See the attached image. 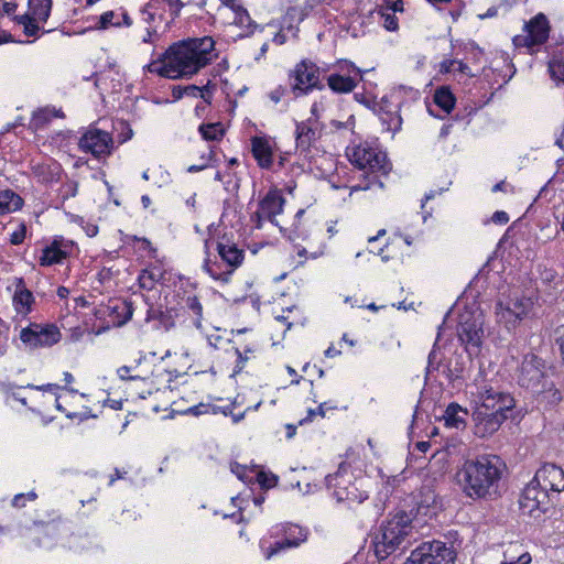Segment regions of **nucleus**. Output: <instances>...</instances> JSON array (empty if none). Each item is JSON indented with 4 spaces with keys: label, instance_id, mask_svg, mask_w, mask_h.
Returning a JSON list of instances; mask_svg holds the SVG:
<instances>
[{
    "label": "nucleus",
    "instance_id": "obj_1",
    "mask_svg": "<svg viewBox=\"0 0 564 564\" xmlns=\"http://www.w3.org/2000/svg\"><path fill=\"white\" fill-rule=\"evenodd\" d=\"M477 399L473 421L474 433L480 438L496 433L506 420L523 416L522 410L517 409L516 400L510 393L484 386L478 388Z\"/></svg>",
    "mask_w": 564,
    "mask_h": 564
},
{
    "label": "nucleus",
    "instance_id": "obj_2",
    "mask_svg": "<svg viewBox=\"0 0 564 564\" xmlns=\"http://www.w3.org/2000/svg\"><path fill=\"white\" fill-rule=\"evenodd\" d=\"M564 490V470L553 464L545 463L535 473L533 480L523 489L519 499V508L523 516L532 518L536 523L545 520L552 509L549 492L558 494Z\"/></svg>",
    "mask_w": 564,
    "mask_h": 564
},
{
    "label": "nucleus",
    "instance_id": "obj_3",
    "mask_svg": "<svg viewBox=\"0 0 564 564\" xmlns=\"http://www.w3.org/2000/svg\"><path fill=\"white\" fill-rule=\"evenodd\" d=\"M503 466L496 455L467 459L456 474L457 482L467 497L487 499L497 494Z\"/></svg>",
    "mask_w": 564,
    "mask_h": 564
},
{
    "label": "nucleus",
    "instance_id": "obj_4",
    "mask_svg": "<svg viewBox=\"0 0 564 564\" xmlns=\"http://www.w3.org/2000/svg\"><path fill=\"white\" fill-rule=\"evenodd\" d=\"M417 514L419 509L414 507L410 510L398 509L389 514L375 541V553L379 560H386L397 550L403 551L411 545L421 527Z\"/></svg>",
    "mask_w": 564,
    "mask_h": 564
},
{
    "label": "nucleus",
    "instance_id": "obj_5",
    "mask_svg": "<svg viewBox=\"0 0 564 564\" xmlns=\"http://www.w3.org/2000/svg\"><path fill=\"white\" fill-rule=\"evenodd\" d=\"M215 42L210 36L187 39L166 51L167 78L191 77L208 65Z\"/></svg>",
    "mask_w": 564,
    "mask_h": 564
},
{
    "label": "nucleus",
    "instance_id": "obj_6",
    "mask_svg": "<svg viewBox=\"0 0 564 564\" xmlns=\"http://www.w3.org/2000/svg\"><path fill=\"white\" fill-rule=\"evenodd\" d=\"M457 552L452 543L440 540L422 542L403 564H455Z\"/></svg>",
    "mask_w": 564,
    "mask_h": 564
},
{
    "label": "nucleus",
    "instance_id": "obj_7",
    "mask_svg": "<svg viewBox=\"0 0 564 564\" xmlns=\"http://www.w3.org/2000/svg\"><path fill=\"white\" fill-rule=\"evenodd\" d=\"M546 362L535 354L523 356L521 364L517 369L518 384L531 393H539L545 389V382L549 380Z\"/></svg>",
    "mask_w": 564,
    "mask_h": 564
},
{
    "label": "nucleus",
    "instance_id": "obj_8",
    "mask_svg": "<svg viewBox=\"0 0 564 564\" xmlns=\"http://www.w3.org/2000/svg\"><path fill=\"white\" fill-rule=\"evenodd\" d=\"M52 0H29L28 11L21 15H14L13 20L23 26L28 36H36L41 30L40 23H45L50 18Z\"/></svg>",
    "mask_w": 564,
    "mask_h": 564
},
{
    "label": "nucleus",
    "instance_id": "obj_9",
    "mask_svg": "<svg viewBox=\"0 0 564 564\" xmlns=\"http://www.w3.org/2000/svg\"><path fill=\"white\" fill-rule=\"evenodd\" d=\"M21 340L31 348L50 347L61 339V332L53 324L31 323L20 334Z\"/></svg>",
    "mask_w": 564,
    "mask_h": 564
},
{
    "label": "nucleus",
    "instance_id": "obj_10",
    "mask_svg": "<svg viewBox=\"0 0 564 564\" xmlns=\"http://www.w3.org/2000/svg\"><path fill=\"white\" fill-rule=\"evenodd\" d=\"M525 34L516 35L513 44L517 47H528L532 51L535 45H541L549 39L550 26L546 17L539 13L524 25Z\"/></svg>",
    "mask_w": 564,
    "mask_h": 564
},
{
    "label": "nucleus",
    "instance_id": "obj_11",
    "mask_svg": "<svg viewBox=\"0 0 564 564\" xmlns=\"http://www.w3.org/2000/svg\"><path fill=\"white\" fill-rule=\"evenodd\" d=\"M348 159L359 170H368L371 173L386 170V155L367 145H357L348 150Z\"/></svg>",
    "mask_w": 564,
    "mask_h": 564
},
{
    "label": "nucleus",
    "instance_id": "obj_12",
    "mask_svg": "<svg viewBox=\"0 0 564 564\" xmlns=\"http://www.w3.org/2000/svg\"><path fill=\"white\" fill-rule=\"evenodd\" d=\"M294 78L292 89L296 96L305 95L314 88L322 89L319 68L312 62L302 61L291 74Z\"/></svg>",
    "mask_w": 564,
    "mask_h": 564
},
{
    "label": "nucleus",
    "instance_id": "obj_13",
    "mask_svg": "<svg viewBox=\"0 0 564 564\" xmlns=\"http://www.w3.org/2000/svg\"><path fill=\"white\" fill-rule=\"evenodd\" d=\"M276 533H281L283 538L272 543L267 550V557L270 558L273 555L284 551L286 549L297 547L301 543L306 541L307 531L306 529L294 524L285 523L278 528Z\"/></svg>",
    "mask_w": 564,
    "mask_h": 564
},
{
    "label": "nucleus",
    "instance_id": "obj_14",
    "mask_svg": "<svg viewBox=\"0 0 564 564\" xmlns=\"http://www.w3.org/2000/svg\"><path fill=\"white\" fill-rule=\"evenodd\" d=\"M111 144L110 134L100 130L88 131L79 140L80 149L90 152L96 158L109 154Z\"/></svg>",
    "mask_w": 564,
    "mask_h": 564
},
{
    "label": "nucleus",
    "instance_id": "obj_15",
    "mask_svg": "<svg viewBox=\"0 0 564 564\" xmlns=\"http://www.w3.org/2000/svg\"><path fill=\"white\" fill-rule=\"evenodd\" d=\"M195 325L206 335L209 345L215 348L220 347L226 341H232L231 336L235 334V329L216 326L210 323V319H196Z\"/></svg>",
    "mask_w": 564,
    "mask_h": 564
},
{
    "label": "nucleus",
    "instance_id": "obj_16",
    "mask_svg": "<svg viewBox=\"0 0 564 564\" xmlns=\"http://www.w3.org/2000/svg\"><path fill=\"white\" fill-rule=\"evenodd\" d=\"M457 335L463 344L479 347L484 337L480 319H464L456 326Z\"/></svg>",
    "mask_w": 564,
    "mask_h": 564
},
{
    "label": "nucleus",
    "instance_id": "obj_17",
    "mask_svg": "<svg viewBox=\"0 0 564 564\" xmlns=\"http://www.w3.org/2000/svg\"><path fill=\"white\" fill-rule=\"evenodd\" d=\"M284 198L275 191L269 192L260 202L259 208L265 219L276 225L275 217L283 210Z\"/></svg>",
    "mask_w": 564,
    "mask_h": 564
},
{
    "label": "nucleus",
    "instance_id": "obj_18",
    "mask_svg": "<svg viewBox=\"0 0 564 564\" xmlns=\"http://www.w3.org/2000/svg\"><path fill=\"white\" fill-rule=\"evenodd\" d=\"M296 148L301 151H308L313 142L317 139V132L311 126L310 121H302L296 124Z\"/></svg>",
    "mask_w": 564,
    "mask_h": 564
},
{
    "label": "nucleus",
    "instance_id": "obj_19",
    "mask_svg": "<svg viewBox=\"0 0 564 564\" xmlns=\"http://www.w3.org/2000/svg\"><path fill=\"white\" fill-rule=\"evenodd\" d=\"M34 302L33 294L26 290L23 285V281L20 279L17 285L15 293L13 295V304L18 314L26 315L31 313V306Z\"/></svg>",
    "mask_w": 564,
    "mask_h": 564
},
{
    "label": "nucleus",
    "instance_id": "obj_20",
    "mask_svg": "<svg viewBox=\"0 0 564 564\" xmlns=\"http://www.w3.org/2000/svg\"><path fill=\"white\" fill-rule=\"evenodd\" d=\"M252 153L261 167H269L272 164V151L265 139L260 137L252 139Z\"/></svg>",
    "mask_w": 564,
    "mask_h": 564
},
{
    "label": "nucleus",
    "instance_id": "obj_21",
    "mask_svg": "<svg viewBox=\"0 0 564 564\" xmlns=\"http://www.w3.org/2000/svg\"><path fill=\"white\" fill-rule=\"evenodd\" d=\"M218 253L229 265L237 268L243 260V250L237 248L234 243H218Z\"/></svg>",
    "mask_w": 564,
    "mask_h": 564
},
{
    "label": "nucleus",
    "instance_id": "obj_22",
    "mask_svg": "<svg viewBox=\"0 0 564 564\" xmlns=\"http://www.w3.org/2000/svg\"><path fill=\"white\" fill-rule=\"evenodd\" d=\"M327 84L333 91L339 94L350 93L357 86V82L352 77L341 76L338 74L329 75L327 78Z\"/></svg>",
    "mask_w": 564,
    "mask_h": 564
},
{
    "label": "nucleus",
    "instance_id": "obj_23",
    "mask_svg": "<svg viewBox=\"0 0 564 564\" xmlns=\"http://www.w3.org/2000/svg\"><path fill=\"white\" fill-rule=\"evenodd\" d=\"M23 199L13 191L6 189L0 192V215H6L20 209Z\"/></svg>",
    "mask_w": 564,
    "mask_h": 564
},
{
    "label": "nucleus",
    "instance_id": "obj_24",
    "mask_svg": "<svg viewBox=\"0 0 564 564\" xmlns=\"http://www.w3.org/2000/svg\"><path fill=\"white\" fill-rule=\"evenodd\" d=\"M128 321L129 319H117V322H113L112 325L107 323V324H101L98 326L95 324H93L90 326L88 323H85L84 327H75V332H74L73 336H76L78 338V337H82L85 333H87L88 335H91V334L100 335V334L109 330L111 327H116V328L122 327L123 325H126V323Z\"/></svg>",
    "mask_w": 564,
    "mask_h": 564
},
{
    "label": "nucleus",
    "instance_id": "obj_25",
    "mask_svg": "<svg viewBox=\"0 0 564 564\" xmlns=\"http://www.w3.org/2000/svg\"><path fill=\"white\" fill-rule=\"evenodd\" d=\"M467 414V410L462 409L457 403H451L445 411V424L451 427L459 429L460 425H465L464 415Z\"/></svg>",
    "mask_w": 564,
    "mask_h": 564
},
{
    "label": "nucleus",
    "instance_id": "obj_26",
    "mask_svg": "<svg viewBox=\"0 0 564 564\" xmlns=\"http://www.w3.org/2000/svg\"><path fill=\"white\" fill-rule=\"evenodd\" d=\"M533 301L531 297L527 296H514L510 300L508 311L514 317H521L522 315H527L533 308Z\"/></svg>",
    "mask_w": 564,
    "mask_h": 564
},
{
    "label": "nucleus",
    "instance_id": "obj_27",
    "mask_svg": "<svg viewBox=\"0 0 564 564\" xmlns=\"http://www.w3.org/2000/svg\"><path fill=\"white\" fill-rule=\"evenodd\" d=\"M536 394L550 405H556L562 401V393L554 387V383L550 379L545 382V389L539 391Z\"/></svg>",
    "mask_w": 564,
    "mask_h": 564
},
{
    "label": "nucleus",
    "instance_id": "obj_28",
    "mask_svg": "<svg viewBox=\"0 0 564 564\" xmlns=\"http://www.w3.org/2000/svg\"><path fill=\"white\" fill-rule=\"evenodd\" d=\"M64 258L65 252L62 251L59 248L52 246L44 250V253L41 257V264L51 265L61 262V260Z\"/></svg>",
    "mask_w": 564,
    "mask_h": 564
},
{
    "label": "nucleus",
    "instance_id": "obj_29",
    "mask_svg": "<svg viewBox=\"0 0 564 564\" xmlns=\"http://www.w3.org/2000/svg\"><path fill=\"white\" fill-rule=\"evenodd\" d=\"M199 132L205 140H218L224 135V129L220 123H208L199 127Z\"/></svg>",
    "mask_w": 564,
    "mask_h": 564
},
{
    "label": "nucleus",
    "instance_id": "obj_30",
    "mask_svg": "<svg viewBox=\"0 0 564 564\" xmlns=\"http://www.w3.org/2000/svg\"><path fill=\"white\" fill-rule=\"evenodd\" d=\"M223 3L236 13L237 23L243 24L246 21L250 20L248 11L240 6L237 0H223Z\"/></svg>",
    "mask_w": 564,
    "mask_h": 564
},
{
    "label": "nucleus",
    "instance_id": "obj_31",
    "mask_svg": "<svg viewBox=\"0 0 564 564\" xmlns=\"http://www.w3.org/2000/svg\"><path fill=\"white\" fill-rule=\"evenodd\" d=\"M437 106L446 111H451L454 107V97L449 91L437 90L434 98Z\"/></svg>",
    "mask_w": 564,
    "mask_h": 564
},
{
    "label": "nucleus",
    "instance_id": "obj_32",
    "mask_svg": "<svg viewBox=\"0 0 564 564\" xmlns=\"http://www.w3.org/2000/svg\"><path fill=\"white\" fill-rule=\"evenodd\" d=\"M235 352L237 355V366L236 372H239L243 369L246 361L250 358L249 354H253V345H245L242 349L239 347L235 348Z\"/></svg>",
    "mask_w": 564,
    "mask_h": 564
},
{
    "label": "nucleus",
    "instance_id": "obj_33",
    "mask_svg": "<svg viewBox=\"0 0 564 564\" xmlns=\"http://www.w3.org/2000/svg\"><path fill=\"white\" fill-rule=\"evenodd\" d=\"M549 72L554 80L564 83V63L557 58L549 62Z\"/></svg>",
    "mask_w": 564,
    "mask_h": 564
},
{
    "label": "nucleus",
    "instance_id": "obj_34",
    "mask_svg": "<svg viewBox=\"0 0 564 564\" xmlns=\"http://www.w3.org/2000/svg\"><path fill=\"white\" fill-rule=\"evenodd\" d=\"M121 21L118 19V15L113 11H107L100 15L98 28L99 29H108L109 26H120Z\"/></svg>",
    "mask_w": 564,
    "mask_h": 564
},
{
    "label": "nucleus",
    "instance_id": "obj_35",
    "mask_svg": "<svg viewBox=\"0 0 564 564\" xmlns=\"http://www.w3.org/2000/svg\"><path fill=\"white\" fill-rule=\"evenodd\" d=\"M200 93V88L195 85H188L185 87H174L173 88V97L174 98H181L183 95L192 96V97H198V94Z\"/></svg>",
    "mask_w": 564,
    "mask_h": 564
},
{
    "label": "nucleus",
    "instance_id": "obj_36",
    "mask_svg": "<svg viewBox=\"0 0 564 564\" xmlns=\"http://www.w3.org/2000/svg\"><path fill=\"white\" fill-rule=\"evenodd\" d=\"M167 68L169 67H167L166 53L164 54V59L162 62L161 61L152 62L148 66L149 72L156 73L164 77H167Z\"/></svg>",
    "mask_w": 564,
    "mask_h": 564
},
{
    "label": "nucleus",
    "instance_id": "obj_37",
    "mask_svg": "<svg viewBox=\"0 0 564 564\" xmlns=\"http://www.w3.org/2000/svg\"><path fill=\"white\" fill-rule=\"evenodd\" d=\"M156 282V276L153 272L143 271L139 276V283L142 289L152 290Z\"/></svg>",
    "mask_w": 564,
    "mask_h": 564
},
{
    "label": "nucleus",
    "instance_id": "obj_38",
    "mask_svg": "<svg viewBox=\"0 0 564 564\" xmlns=\"http://www.w3.org/2000/svg\"><path fill=\"white\" fill-rule=\"evenodd\" d=\"M258 481L261 485V487L272 488L276 485L278 477L274 475H271L270 477H268L264 473L261 471L258 474Z\"/></svg>",
    "mask_w": 564,
    "mask_h": 564
},
{
    "label": "nucleus",
    "instance_id": "obj_39",
    "mask_svg": "<svg viewBox=\"0 0 564 564\" xmlns=\"http://www.w3.org/2000/svg\"><path fill=\"white\" fill-rule=\"evenodd\" d=\"M25 234H26V227L24 224H21L19 229L15 230L14 232H12L11 237H10V242L12 245H20L23 242L24 238H25Z\"/></svg>",
    "mask_w": 564,
    "mask_h": 564
},
{
    "label": "nucleus",
    "instance_id": "obj_40",
    "mask_svg": "<svg viewBox=\"0 0 564 564\" xmlns=\"http://www.w3.org/2000/svg\"><path fill=\"white\" fill-rule=\"evenodd\" d=\"M18 8V3L14 0H0V14L6 13L8 15H11L15 12Z\"/></svg>",
    "mask_w": 564,
    "mask_h": 564
},
{
    "label": "nucleus",
    "instance_id": "obj_41",
    "mask_svg": "<svg viewBox=\"0 0 564 564\" xmlns=\"http://www.w3.org/2000/svg\"><path fill=\"white\" fill-rule=\"evenodd\" d=\"M383 25L389 31H395L398 29V19L392 13H382Z\"/></svg>",
    "mask_w": 564,
    "mask_h": 564
},
{
    "label": "nucleus",
    "instance_id": "obj_42",
    "mask_svg": "<svg viewBox=\"0 0 564 564\" xmlns=\"http://www.w3.org/2000/svg\"><path fill=\"white\" fill-rule=\"evenodd\" d=\"M158 0H151L147 6L141 10V13L143 15V21L148 24H151L154 21L155 14L150 11L151 8L154 7V3Z\"/></svg>",
    "mask_w": 564,
    "mask_h": 564
},
{
    "label": "nucleus",
    "instance_id": "obj_43",
    "mask_svg": "<svg viewBox=\"0 0 564 564\" xmlns=\"http://www.w3.org/2000/svg\"><path fill=\"white\" fill-rule=\"evenodd\" d=\"M186 304L191 308V311H192V313L194 315H198V316L202 315L203 307H202V304L199 303V301H198V299L196 296L187 297Z\"/></svg>",
    "mask_w": 564,
    "mask_h": 564
},
{
    "label": "nucleus",
    "instance_id": "obj_44",
    "mask_svg": "<svg viewBox=\"0 0 564 564\" xmlns=\"http://www.w3.org/2000/svg\"><path fill=\"white\" fill-rule=\"evenodd\" d=\"M324 405H325V403H322V404H319V406L316 410L310 409L307 411V416L302 419L300 421V424L302 425V424H304L306 422H311L313 420V417L315 415H317V414L321 415V416H324L325 415Z\"/></svg>",
    "mask_w": 564,
    "mask_h": 564
},
{
    "label": "nucleus",
    "instance_id": "obj_45",
    "mask_svg": "<svg viewBox=\"0 0 564 564\" xmlns=\"http://www.w3.org/2000/svg\"><path fill=\"white\" fill-rule=\"evenodd\" d=\"M491 220L495 224L506 225L509 221V216L506 212L498 210L494 213Z\"/></svg>",
    "mask_w": 564,
    "mask_h": 564
},
{
    "label": "nucleus",
    "instance_id": "obj_46",
    "mask_svg": "<svg viewBox=\"0 0 564 564\" xmlns=\"http://www.w3.org/2000/svg\"><path fill=\"white\" fill-rule=\"evenodd\" d=\"M130 370H131L130 367L122 366L118 369L117 372H118V376L120 377V379H122V380H134L135 378H138L137 376H131Z\"/></svg>",
    "mask_w": 564,
    "mask_h": 564
},
{
    "label": "nucleus",
    "instance_id": "obj_47",
    "mask_svg": "<svg viewBox=\"0 0 564 564\" xmlns=\"http://www.w3.org/2000/svg\"><path fill=\"white\" fill-rule=\"evenodd\" d=\"M265 219L264 214L259 208L252 216L251 220L254 223L256 228L260 229L262 227V220Z\"/></svg>",
    "mask_w": 564,
    "mask_h": 564
},
{
    "label": "nucleus",
    "instance_id": "obj_48",
    "mask_svg": "<svg viewBox=\"0 0 564 564\" xmlns=\"http://www.w3.org/2000/svg\"><path fill=\"white\" fill-rule=\"evenodd\" d=\"M335 495H336L338 501L355 500L358 498L357 494L351 490H348L346 496H343V494L339 490H335Z\"/></svg>",
    "mask_w": 564,
    "mask_h": 564
},
{
    "label": "nucleus",
    "instance_id": "obj_49",
    "mask_svg": "<svg viewBox=\"0 0 564 564\" xmlns=\"http://www.w3.org/2000/svg\"><path fill=\"white\" fill-rule=\"evenodd\" d=\"M209 408H210L209 405L200 403L198 405L192 406L188 410V412H191L194 415H200V414L207 413Z\"/></svg>",
    "mask_w": 564,
    "mask_h": 564
},
{
    "label": "nucleus",
    "instance_id": "obj_50",
    "mask_svg": "<svg viewBox=\"0 0 564 564\" xmlns=\"http://www.w3.org/2000/svg\"><path fill=\"white\" fill-rule=\"evenodd\" d=\"M455 66H456V61L455 59L444 61L441 64V72L442 73L454 72L455 70Z\"/></svg>",
    "mask_w": 564,
    "mask_h": 564
},
{
    "label": "nucleus",
    "instance_id": "obj_51",
    "mask_svg": "<svg viewBox=\"0 0 564 564\" xmlns=\"http://www.w3.org/2000/svg\"><path fill=\"white\" fill-rule=\"evenodd\" d=\"M25 500H26L25 494H19V495L14 496V498L12 500V505L17 508H22L25 506Z\"/></svg>",
    "mask_w": 564,
    "mask_h": 564
},
{
    "label": "nucleus",
    "instance_id": "obj_52",
    "mask_svg": "<svg viewBox=\"0 0 564 564\" xmlns=\"http://www.w3.org/2000/svg\"><path fill=\"white\" fill-rule=\"evenodd\" d=\"M557 333L560 334V337L557 338V343L560 345L562 359H563V364H564V325L558 327Z\"/></svg>",
    "mask_w": 564,
    "mask_h": 564
},
{
    "label": "nucleus",
    "instance_id": "obj_53",
    "mask_svg": "<svg viewBox=\"0 0 564 564\" xmlns=\"http://www.w3.org/2000/svg\"><path fill=\"white\" fill-rule=\"evenodd\" d=\"M198 97L203 98L206 102L210 104L212 94L208 86L200 88Z\"/></svg>",
    "mask_w": 564,
    "mask_h": 564
},
{
    "label": "nucleus",
    "instance_id": "obj_54",
    "mask_svg": "<svg viewBox=\"0 0 564 564\" xmlns=\"http://www.w3.org/2000/svg\"><path fill=\"white\" fill-rule=\"evenodd\" d=\"M104 405H108V406H110L113 410H120L121 406H122V401L121 400H110V399H107V400L104 401Z\"/></svg>",
    "mask_w": 564,
    "mask_h": 564
},
{
    "label": "nucleus",
    "instance_id": "obj_55",
    "mask_svg": "<svg viewBox=\"0 0 564 564\" xmlns=\"http://www.w3.org/2000/svg\"><path fill=\"white\" fill-rule=\"evenodd\" d=\"M531 562V555L523 553L518 557L517 562H510L509 564H529Z\"/></svg>",
    "mask_w": 564,
    "mask_h": 564
},
{
    "label": "nucleus",
    "instance_id": "obj_56",
    "mask_svg": "<svg viewBox=\"0 0 564 564\" xmlns=\"http://www.w3.org/2000/svg\"><path fill=\"white\" fill-rule=\"evenodd\" d=\"M341 354L340 350L338 349H335L333 346H329L326 350H325V356L327 358H334L336 356H339Z\"/></svg>",
    "mask_w": 564,
    "mask_h": 564
},
{
    "label": "nucleus",
    "instance_id": "obj_57",
    "mask_svg": "<svg viewBox=\"0 0 564 564\" xmlns=\"http://www.w3.org/2000/svg\"><path fill=\"white\" fill-rule=\"evenodd\" d=\"M161 326L164 328V330H169L174 326V323L171 319H159L158 328Z\"/></svg>",
    "mask_w": 564,
    "mask_h": 564
},
{
    "label": "nucleus",
    "instance_id": "obj_58",
    "mask_svg": "<svg viewBox=\"0 0 564 564\" xmlns=\"http://www.w3.org/2000/svg\"><path fill=\"white\" fill-rule=\"evenodd\" d=\"M285 430H286V437L288 438H291L295 435L296 433V426L293 425V424H286L285 425Z\"/></svg>",
    "mask_w": 564,
    "mask_h": 564
},
{
    "label": "nucleus",
    "instance_id": "obj_59",
    "mask_svg": "<svg viewBox=\"0 0 564 564\" xmlns=\"http://www.w3.org/2000/svg\"><path fill=\"white\" fill-rule=\"evenodd\" d=\"M430 447H431V444L429 442H417L416 443V448L422 453H425Z\"/></svg>",
    "mask_w": 564,
    "mask_h": 564
},
{
    "label": "nucleus",
    "instance_id": "obj_60",
    "mask_svg": "<svg viewBox=\"0 0 564 564\" xmlns=\"http://www.w3.org/2000/svg\"><path fill=\"white\" fill-rule=\"evenodd\" d=\"M121 18H122L121 25L122 24L126 26L132 25V20L127 12H122Z\"/></svg>",
    "mask_w": 564,
    "mask_h": 564
},
{
    "label": "nucleus",
    "instance_id": "obj_61",
    "mask_svg": "<svg viewBox=\"0 0 564 564\" xmlns=\"http://www.w3.org/2000/svg\"><path fill=\"white\" fill-rule=\"evenodd\" d=\"M44 113H48L53 117H58V118H63L64 117V113L61 111V110H55V109H45L43 111Z\"/></svg>",
    "mask_w": 564,
    "mask_h": 564
},
{
    "label": "nucleus",
    "instance_id": "obj_62",
    "mask_svg": "<svg viewBox=\"0 0 564 564\" xmlns=\"http://www.w3.org/2000/svg\"><path fill=\"white\" fill-rule=\"evenodd\" d=\"M467 69H468V66L465 63H463L462 61H456L455 70H458L460 73H466Z\"/></svg>",
    "mask_w": 564,
    "mask_h": 564
},
{
    "label": "nucleus",
    "instance_id": "obj_63",
    "mask_svg": "<svg viewBox=\"0 0 564 564\" xmlns=\"http://www.w3.org/2000/svg\"><path fill=\"white\" fill-rule=\"evenodd\" d=\"M68 294V290L64 286H59L57 290V295L62 299L66 297Z\"/></svg>",
    "mask_w": 564,
    "mask_h": 564
},
{
    "label": "nucleus",
    "instance_id": "obj_64",
    "mask_svg": "<svg viewBox=\"0 0 564 564\" xmlns=\"http://www.w3.org/2000/svg\"><path fill=\"white\" fill-rule=\"evenodd\" d=\"M141 203H142L144 208H148L151 205V199H150V197L148 195H143L141 197Z\"/></svg>",
    "mask_w": 564,
    "mask_h": 564
}]
</instances>
